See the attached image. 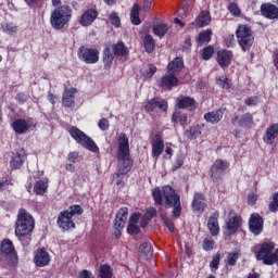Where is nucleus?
Returning <instances> with one entry per match:
<instances>
[{
	"instance_id": "1",
	"label": "nucleus",
	"mask_w": 278,
	"mask_h": 278,
	"mask_svg": "<svg viewBox=\"0 0 278 278\" xmlns=\"http://www.w3.org/2000/svg\"><path fill=\"white\" fill-rule=\"evenodd\" d=\"M152 199L154 201V205H163L165 200L166 207H173V218H179V216H181V195H179L172 186L167 185L163 187V189L156 187L152 191Z\"/></svg>"
},
{
	"instance_id": "2",
	"label": "nucleus",
	"mask_w": 278,
	"mask_h": 278,
	"mask_svg": "<svg viewBox=\"0 0 278 278\" xmlns=\"http://www.w3.org/2000/svg\"><path fill=\"white\" fill-rule=\"evenodd\" d=\"M34 229H36V219H34V215L25 208H20L14 226L15 238H17L24 247H29Z\"/></svg>"
},
{
	"instance_id": "3",
	"label": "nucleus",
	"mask_w": 278,
	"mask_h": 278,
	"mask_svg": "<svg viewBox=\"0 0 278 278\" xmlns=\"http://www.w3.org/2000/svg\"><path fill=\"white\" fill-rule=\"evenodd\" d=\"M117 152L116 159L122 164L118 166V173H116V177H121V175H127L131 168H134V159H131V150L129 149V137L127 134L121 132L117 137Z\"/></svg>"
},
{
	"instance_id": "4",
	"label": "nucleus",
	"mask_w": 278,
	"mask_h": 278,
	"mask_svg": "<svg viewBox=\"0 0 278 278\" xmlns=\"http://www.w3.org/2000/svg\"><path fill=\"white\" fill-rule=\"evenodd\" d=\"M73 18V9L68 4L56 7L50 15V25L55 31H62Z\"/></svg>"
},
{
	"instance_id": "5",
	"label": "nucleus",
	"mask_w": 278,
	"mask_h": 278,
	"mask_svg": "<svg viewBox=\"0 0 278 278\" xmlns=\"http://www.w3.org/2000/svg\"><path fill=\"white\" fill-rule=\"evenodd\" d=\"M84 214V208L79 204H73L68 210L62 211L56 219V225L63 231H68V229H75V222H73V216H81Z\"/></svg>"
},
{
	"instance_id": "6",
	"label": "nucleus",
	"mask_w": 278,
	"mask_h": 278,
	"mask_svg": "<svg viewBox=\"0 0 278 278\" xmlns=\"http://www.w3.org/2000/svg\"><path fill=\"white\" fill-rule=\"evenodd\" d=\"M68 134L77 144H80V147L87 149V151H91V153H99V147L94 140H92V138L86 135L81 129L77 128V126H72Z\"/></svg>"
},
{
	"instance_id": "7",
	"label": "nucleus",
	"mask_w": 278,
	"mask_h": 278,
	"mask_svg": "<svg viewBox=\"0 0 278 278\" xmlns=\"http://www.w3.org/2000/svg\"><path fill=\"white\" fill-rule=\"evenodd\" d=\"M237 42L241 50L247 52L251 51V47H253L255 42V37L253 36V30L249 25H239L236 30Z\"/></svg>"
},
{
	"instance_id": "8",
	"label": "nucleus",
	"mask_w": 278,
	"mask_h": 278,
	"mask_svg": "<svg viewBox=\"0 0 278 278\" xmlns=\"http://www.w3.org/2000/svg\"><path fill=\"white\" fill-rule=\"evenodd\" d=\"M0 255L5 257L10 266H16L18 264V254L16 253V248L10 239H4L0 243Z\"/></svg>"
},
{
	"instance_id": "9",
	"label": "nucleus",
	"mask_w": 278,
	"mask_h": 278,
	"mask_svg": "<svg viewBox=\"0 0 278 278\" xmlns=\"http://www.w3.org/2000/svg\"><path fill=\"white\" fill-rule=\"evenodd\" d=\"M229 162L217 159L208 170V175L213 181V184H218V181H223V177H225V172L229 168Z\"/></svg>"
},
{
	"instance_id": "10",
	"label": "nucleus",
	"mask_w": 278,
	"mask_h": 278,
	"mask_svg": "<svg viewBox=\"0 0 278 278\" xmlns=\"http://www.w3.org/2000/svg\"><path fill=\"white\" fill-rule=\"evenodd\" d=\"M232 127H240L241 129H251L255 125V119L251 113L238 114L235 113L230 117Z\"/></svg>"
},
{
	"instance_id": "11",
	"label": "nucleus",
	"mask_w": 278,
	"mask_h": 278,
	"mask_svg": "<svg viewBox=\"0 0 278 278\" xmlns=\"http://www.w3.org/2000/svg\"><path fill=\"white\" fill-rule=\"evenodd\" d=\"M242 227V216L229 213L228 220L226 222V227L223 228V233L226 238H231L238 233V229Z\"/></svg>"
},
{
	"instance_id": "12",
	"label": "nucleus",
	"mask_w": 278,
	"mask_h": 278,
	"mask_svg": "<svg viewBox=\"0 0 278 278\" xmlns=\"http://www.w3.org/2000/svg\"><path fill=\"white\" fill-rule=\"evenodd\" d=\"M77 56L85 64H97L99 62V50L81 46L77 51Z\"/></svg>"
},
{
	"instance_id": "13",
	"label": "nucleus",
	"mask_w": 278,
	"mask_h": 278,
	"mask_svg": "<svg viewBox=\"0 0 278 278\" xmlns=\"http://www.w3.org/2000/svg\"><path fill=\"white\" fill-rule=\"evenodd\" d=\"M248 227L250 233H253V236H260L264 231V217L258 213H252L248 220Z\"/></svg>"
},
{
	"instance_id": "14",
	"label": "nucleus",
	"mask_w": 278,
	"mask_h": 278,
	"mask_svg": "<svg viewBox=\"0 0 278 278\" xmlns=\"http://www.w3.org/2000/svg\"><path fill=\"white\" fill-rule=\"evenodd\" d=\"M273 251H275V242H263L258 252L256 253L257 262H263L265 266H268L267 260L273 257V254L275 253Z\"/></svg>"
},
{
	"instance_id": "15",
	"label": "nucleus",
	"mask_w": 278,
	"mask_h": 278,
	"mask_svg": "<svg viewBox=\"0 0 278 278\" xmlns=\"http://www.w3.org/2000/svg\"><path fill=\"white\" fill-rule=\"evenodd\" d=\"M143 108L144 111L148 112V114H151V112H155L157 108L162 112H168V101H166L165 99L154 97L148 100Z\"/></svg>"
},
{
	"instance_id": "16",
	"label": "nucleus",
	"mask_w": 278,
	"mask_h": 278,
	"mask_svg": "<svg viewBox=\"0 0 278 278\" xmlns=\"http://www.w3.org/2000/svg\"><path fill=\"white\" fill-rule=\"evenodd\" d=\"M33 262L37 268H45L51 264V255L46 248H39L35 251Z\"/></svg>"
},
{
	"instance_id": "17",
	"label": "nucleus",
	"mask_w": 278,
	"mask_h": 278,
	"mask_svg": "<svg viewBox=\"0 0 278 278\" xmlns=\"http://www.w3.org/2000/svg\"><path fill=\"white\" fill-rule=\"evenodd\" d=\"M261 15L268 21H278V7L270 2L261 4Z\"/></svg>"
},
{
	"instance_id": "18",
	"label": "nucleus",
	"mask_w": 278,
	"mask_h": 278,
	"mask_svg": "<svg viewBox=\"0 0 278 278\" xmlns=\"http://www.w3.org/2000/svg\"><path fill=\"white\" fill-rule=\"evenodd\" d=\"M231 60H233V51L231 50H218L216 62L220 68H229L231 66Z\"/></svg>"
},
{
	"instance_id": "19",
	"label": "nucleus",
	"mask_w": 278,
	"mask_h": 278,
	"mask_svg": "<svg viewBox=\"0 0 278 278\" xmlns=\"http://www.w3.org/2000/svg\"><path fill=\"white\" fill-rule=\"evenodd\" d=\"M29 121H31V118H28L27 121L24 118H16L15 121H13L11 127L14 134H16L17 136H23V134H27V131H29V128L31 127Z\"/></svg>"
},
{
	"instance_id": "20",
	"label": "nucleus",
	"mask_w": 278,
	"mask_h": 278,
	"mask_svg": "<svg viewBox=\"0 0 278 278\" xmlns=\"http://www.w3.org/2000/svg\"><path fill=\"white\" fill-rule=\"evenodd\" d=\"M98 16L99 12L97 9H88L79 17V25H81V27H90V25L97 21Z\"/></svg>"
},
{
	"instance_id": "21",
	"label": "nucleus",
	"mask_w": 278,
	"mask_h": 278,
	"mask_svg": "<svg viewBox=\"0 0 278 278\" xmlns=\"http://www.w3.org/2000/svg\"><path fill=\"white\" fill-rule=\"evenodd\" d=\"M159 86L165 88V90H173V88L179 86V78L175 74L168 73L161 78Z\"/></svg>"
},
{
	"instance_id": "22",
	"label": "nucleus",
	"mask_w": 278,
	"mask_h": 278,
	"mask_svg": "<svg viewBox=\"0 0 278 278\" xmlns=\"http://www.w3.org/2000/svg\"><path fill=\"white\" fill-rule=\"evenodd\" d=\"M151 144L152 157H160V155L164 153V139L162 138V134H155L151 140Z\"/></svg>"
},
{
	"instance_id": "23",
	"label": "nucleus",
	"mask_w": 278,
	"mask_h": 278,
	"mask_svg": "<svg viewBox=\"0 0 278 278\" xmlns=\"http://www.w3.org/2000/svg\"><path fill=\"white\" fill-rule=\"evenodd\" d=\"M225 112H227V108H222L216 111L207 112L204 114V121L206 123H211V125H218V123L223 121Z\"/></svg>"
},
{
	"instance_id": "24",
	"label": "nucleus",
	"mask_w": 278,
	"mask_h": 278,
	"mask_svg": "<svg viewBox=\"0 0 278 278\" xmlns=\"http://www.w3.org/2000/svg\"><path fill=\"white\" fill-rule=\"evenodd\" d=\"M191 207L193 212H198L200 214L205 212V207H207V204H205V194L201 192H195L193 195Z\"/></svg>"
},
{
	"instance_id": "25",
	"label": "nucleus",
	"mask_w": 278,
	"mask_h": 278,
	"mask_svg": "<svg viewBox=\"0 0 278 278\" xmlns=\"http://www.w3.org/2000/svg\"><path fill=\"white\" fill-rule=\"evenodd\" d=\"M128 214L129 208H127V206H124L117 211L114 220V229H125V223H127Z\"/></svg>"
},
{
	"instance_id": "26",
	"label": "nucleus",
	"mask_w": 278,
	"mask_h": 278,
	"mask_svg": "<svg viewBox=\"0 0 278 278\" xmlns=\"http://www.w3.org/2000/svg\"><path fill=\"white\" fill-rule=\"evenodd\" d=\"M176 108H178V110H188L189 108L197 110V100L192 97L180 96L177 98Z\"/></svg>"
},
{
	"instance_id": "27",
	"label": "nucleus",
	"mask_w": 278,
	"mask_h": 278,
	"mask_svg": "<svg viewBox=\"0 0 278 278\" xmlns=\"http://www.w3.org/2000/svg\"><path fill=\"white\" fill-rule=\"evenodd\" d=\"M219 216H220V213L218 211H215L212 214V216L208 218L207 229L211 236H218V233H220V226L218 225Z\"/></svg>"
},
{
	"instance_id": "28",
	"label": "nucleus",
	"mask_w": 278,
	"mask_h": 278,
	"mask_svg": "<svg viewBox=\"0 0 278 278\" xmlns=\"http://www.w3.org/2000/svg\"><path fill=\"white\" fill-rule=\"evenodd\" d=\"M25 163V150H17L10 161L11 170H18L21 166Z\"/></svg>"
},
{
	"instance_id": "29",
	"label": "nucleus",
	"mask_w": 278,
	"mask_h": 278,
	"mask_svg": "<svg viewBox=\"0 0 278 278\" xmlns=\"http://www.w3.org/2000/svg\"><path fill=\"white\" fill-rule=\"evenodd\" d=\"M75 94H77V88H70L64 90L62 98L64 108H75Z\"/></svg>"
},
{
	"instance_id": "30",
	"label": "nucleus",
	"mask_w": 278,
	"mask_h": 278,
	"mask_svg": "<svg viewBox=\"0 0 278 278\" xmlns=\"http://www.w3.org/2000/svg\"><path fill=\"white\" fill-rule=\"evenodd\" d=\"M184 58L177 56L167 64V73H172L173 75H179V73L184 71Z\"/></svg>"
},
{
	"instance_id": "31",
	"label": "nucleus",
	"mask_w": 278,
	"mask_h": 278,
	"mask_svg": "<svg viewBox=\"0 0 278 278\" xmlns=\"http://www.w3.org/2000/svg\"><path fill=\"white\" fill-rule=\"evenodd\" d=\"M277 136H278V124L275 123L269 125L268 128L266 129V132L263 136V141L265 142V144H274Z\"/></svg>"
},
{
	"instance_id": "32",
	"label": "nucleus",
	"mask_w": 278,
	"mask_h": 278,
	"mask_svg": "<svg viewBox=\"0 0 278 278\" xmlns=\"http://www.w3.org/2000/svg\"><path fill=\"white\" fill-rule=\"evenodd\" d=\"M210 23H212V14L207 10L201 11L195 17V27H207Z\"/></svg>"
},
{
	"instance_id": "33",
	"label": "nucleus",
	"mask_w": 278,
	"mask_h": 278,
	"mask_svg": "<svg viewBox=\"0 0 278 278\" xmlns=\"http://www.w3.org/2000/svg\"><path fill=\"white\" fill-rule=\"evenodd\" d=\"M112 51L114 55H117L119 58H125V55H129V49L127 46H125V42L123 40L117 41L112 46Z\"/></svg>"
},
{
	"instance_id": "34",
	"label": "nucleus",
	"mask_w": 278,
	"mask_h": 278,
	"mask_svg": "<svg viewBox=\"0 0 278 278\" xmlns=\"http://www.w3.org/2000/svg\"><path fill=\"white\" fill-rule=\"evenodd\" d=\"M103 64L105 71H110L112 68V65L114 64V54H112V50L110 46H106L103 50Z\"/></svg>"
},
{
	"instance_id": "35",
	"label": "nucleus",
	"mask_w": 278,
	"mask_h": 278,
	"mask_svg": "<svg viewBox=\"0 0 278 278\" xmlns=\"http://www.w3.org/2000/svg\"><path fill=\"white\" fill-rule=\"evenodd\" d=\"M172 122H174L175 125H181V127H186L188 123V114L179 110H175L172 115Z\"/></svg>"
},
{
	"instance_id": "36",
	"label": "nucleus",
	"mask_w": 278,
	"mask_h": 278,
	"mask_svg": "<svg viewBox=\"0 0 278 278\" xmlns=\"http://www.w3.org/2000/svg\"><path fill=\"white\" fill-rule=\"evenodd\" d=\"M140 10L142 7L140 4L135 3L130 10V23L132 25H141L142 20H140Z\"/></svg>"
},
{
	"instance_id": "37",
	"label": "nucleus",
	"mask_w": 278,
	"mask_h": 278,
	"mask_svg": "<svg viewBox=\"0 0 278 278\" xmlns=\"http://www.w3.org/2000/svg\"><path fill=\"white\" fill-rule=\"evenodd\" d=\"M143 47L146 53H153L155 51V39H153V36L148 34L143 37Z\"/></svg>"
},
{
	"instance_id": "38",
	"label": "nucleus",
	"mask_w": 278,
	"mask_h": 278,
	"mask_svg": "<svg viewBox=\"0 0 278 278\" xmlns=\"http://www.w3.org/2000/svg\"><path fill=\"white\" fill-rule=\"evenodd\" d=\"M212 40V29H206L201 33H199L197 37V42L200 46L208 45V42Z\"/></svg>"
},
{
	"instance_id": "39",
	"label": "nucleus",
	"mask_w": 278,
	"mask_h": 278,
	"mask_svg": "<svg viewBox=\"0 0 278 278\" xmlns=\"http://www.w3.org/2000/svg\"><path fill=\"white\" fill-rule=\"evenodd\" d=\"M168 24H156L152 27V31L154 34V36H157L159 38H164L165 34H168Z\"/></svg>"
},
{
	"instance_id": "40",
	"label": "nucleus",
	"mask_w": 278,
	"mask_h": 278,
	"mask_svg": "<svg viewBox=\"0 0 278 278\" xmlns=\"http://www.w3.org/2000/svg\"><path fill=\"white\" fill-rule=\"evenodd\" d=\"M49 188V185L45 180H37L34 185V192L38 197H42L45 192H47V189Z\"/></svg>"
},
{
	"instance_id": "41",
	"label": "nucleus",
	"mask_w": 278,
	"mask_h": 278,
	"mask_svg": "<svg viewBox=\"0 0 278 278\" xmlns=\"http://www.w3.org/2000/svg\"><path fill=\"white\" fill-rule=\"evenodd\" d=\"M238 260H240V252H229L224 261L226 266H236L238 264Z\"/></svg>"
},
{
	"instance_id": "42",
	"label": "nucleus",
	"mask_w": 278,
	"mask_h": 278,
	"mask_svg": "<svg viewBox=\"0 0 278 278\" xmlns=\"http://www.w3.org/2000/svg\"><path fill=\"white\" fill-rule=\"evenodd\" d=\"M186 136L189 140H197L201 136V126L194 125L186 130Z\"/></svg>"
},
{
	"instance_id": "43",
	"label": "nucleus",
	"mask_w": 278,
	"mask_h": 278,
	"mask_svg": "<svg viewBox=\"0 0 278 278\" xmlns=\"http://www.w3.org/2000/svg\"><path fill=\"white\" fill-rule=\"evenodd\" d=\"M99 277L100 278H112L114 277V270L112 266L104 264L99 267Z\"/></svg>"
},
{
	"instance_id": "44",
	"label": "nucleus",
	"mask_w": 278,
	"mask_h": 278,
	"mask_svg": "<svg viewBox=\"0 0 278 278\" xmlns=\"http://www.w3.org/2000/svg\"><path fill=\"white\" fill-rule=\"evenodd\" d=\"M139 251L144 257H151L153 255V245L150 242H144L140 244Z\"/></svg>"
},
{
	"instance_id": "45",
	"label": "nucleus",
	"mask_w": 278,
	"mask_h": 278,
	"mask_svg": "<svg viewBox=\"0 0 278 278\" xmlns=\"http://www.w3.org/2000/svg\"><path fill=\"white\" fill-rule=\"evenodd\" d=\"M184 162H186V154L184 153L177 154L174 161V164L172 166L173 173H175L176 170H179V168L184 166Z\"/></svg>"
},
{
	"instance_id": "46",
	"label": "nucleus",
	"mask_w": 278,
	"mask_h": 278,
	"mask_svg": "<svg viewBox=\"0 0 278 278\" xmlns=\"http://www.w3.org/2000/svg\"><path fill=\"white\" fill-rule=\"evenodd\" d=\"M217 85L223 90H229L231 86H233V83H231V79L227 78L226 76H220L217 79Z\"/></svg>"
},
{
	"instance_id": "47",
	"label": "nucleus",
	"mask_w": 278,
	"mask_h": 278,
	"mask_svg": "<svg viewBox=\"0 0 278 278\" xmlns=\"http://www.w3.org/2000/svg\"><path fill=\"white\" fill-rule=\"evenodd\" d=\"M220 266V252H217L211 263H210V268L212 270V273H216V270H218V267Z\"/></svg>"
},
{
	"instance_id": "48",
	"label": "nucleus",
	"mask_w": 278,
	"mask_h": 278,
	"mask_svg": "<svg viewBox=\"0 0 278 278\" xmlns=\"http://www.w3.org/2000/svg\"><path fill=\"white\" fill-rule=\"evenodd\" d=\"M214 55V46L210 45L202 49V60H212Z\"/></svg>"
},
{
	"instance_id": "49",
	"label": "nucleus",
	"mask_w": 278,
	"mask_h": 278,
	"mask_svg": "<svg viewBox=\"0 0 278 278\" xmlns=\"http://www.w3.org/2000/svg\"><path fill=\"white\" fill-rule=\"evenodd\" d=\"M228 12H230L232 16H240V14H242L240 7H238V3L236 2H230L228 4Z\"/></svg>"
},
{
	"instance_id": "50",
	"label": "nucleus",
	"mask_w": 278,
	"mask_h": 278,
	"mask_svg": "<svg viewBox=\"0 0 278 278\" xmlns=\"http://www.w3.org/2000/svg\"><path fill=\"white\" fill-rule=\"evenodd\" d=\"M126 231L129 236H138V233H140V226H138V224L128 223Z\"/></svg>"
},
{
	"instance_id": "51",
	"label": "nucleus",
	"mask_w": 278,
	"mask_h": 278,
	"mask_svg": "<svg viewBox=\"0 0 278 278\" xmlns=\"http://www.w3.org/2000/svg\"><path fill=\"white\" fill-rule=\"evenodd\" d=\"M268 210L274 214L278 211V191L273 194V201L268 204Z\"/></svg>"
},
{
	"instance_id": "52",
	"label": "nucleus",
	"mask_w": 278,
	"mask_h": 278,
	"mask_svg": "<svg viewBox=\"0 0 278 278\" xmlns=\"http://www.w3.org/2000/svg\"><path fill=\"white\" fill-rule=\"evenodd\" d=\"M143 216L146 217L147 220H153V218L157 216V210L153 206H150L146 210Z\"/></svg>"
},
{
	"instance_id": "53",
	"label": "nucleus",
	"mask_w": 278,
	"mask_h": 278,
	"mask_svg": "<svg viewBox=\"0 0 278 278\" xmlns=\"http://www.w3.org/2000/svg\"><path fill=\"white\" fill-rule=\"evenodd\" d=\"M109 21H111V24L113 25V27H121V17L118 16V13L116 12H112L109 15Z\"/></svg>"
},
{
	"instance_id": "54",
	"label": "nucleus",
	"mask_w": 278,
	"mask_h": 278,
	"mask_svg": "<svg viewBox=\"0 0 278 278\" xmlns=\"http://www.w3.org/2000/svg\"><path fill=\"white\" fill-rule=\"evenodd\" d=\"M216 244V241L213 239H204L202 242V249L203 251H212L214 250V247Z\"/></svg>"
},
{
	"instance_id": "55",
	"label": "nucleus",
	"mask_w": 278,
	"mask_h": 278,
	"mask_svg": "<svg viewBox=\"0 0 278 278\" xmlns=\"http://www.w3.org/2000/svg\"><path fill=\"white\" fill-rule=\"evenodd\" d=\"M162 220L167 227L168 231H170V233H175V224L173 223V220H170V218H168V216L166 215L162 216Z\"/></svg>"
},
{
	"instance_id": "56",
	"label": "nucleus",
	"mask_w": 278,
	"mask_h": 278,
	"mask_svg": "<svg viewBox=\"0 0 278 278\" xmlns=\"http://www.w3.org/2000/svg\"><path fill=\"white\" fill-rule=\"evenodd\" d=\"M155 73H157V67L153 64H150L149 68L146 71L144 78L152 79Z\"/></svg>"
},
{
	"instance_id": "57",
	"label": "nucleus",
	"mask_w": 278,
	"mask_h": 278,
	"mask_svg": "<svg viewBox=\"0 0 278 278\" xmlns=\"http://www.w3.org/2000/svg\"><path fill=\"white\" fill-rule=\"evenodd\" d=\"M98 127L99 129H101V131H108V129H110V121L105 117H102L98 122Z\"/></svg>"
},
{
	"instance_id": "58",
	"label": "nucleus",
	"mask_w": 278,
	"mask_h": 278,
	"mask_svg": "<svg viewBox=\"0 0 278 278\" xmlns=\"http://www.w3.org/2000/svg\"><path fill=\"white\" fill-rule=\"evenodd\" d=\"M190 49H192V39L190 38V36H188L184 40L181 50L184 52L188 53L190 51Z\"/></svg>"
},
{
	"instance_id": "59",
	"label": "nucleus",
	"mask_w": 278,
	"mask_h": 278,
	"mask_svg": "<svg viewBox=\"0 0 278 278\" xmlns=\"http://www.w3.org/2000/svg\"><path fill=\"white\" fill-rule=\"evenodd\" d=\"M260 99L255 96V97H249L244 100V104L248 105L249 108H253L255 105H257Z\"/></svg>"
},
{
	"instance_id": "60",
	"label": "nucleus",
	"mask_w": 278,
	"mask_h": 278,
	"mask_svg": "<svg viewBox=\"0 0 278 278\" xmlns=\"http://www.w3.org/2000/svg\"><path fill=\"white\" fill-rule=\"evenodd\" d=\"M140 218H142V214L140 212H135L130 215L128 223L138 225Z\"/></svg>"
},
{
	"instance_id": "61",
	"label": "nucleus",
	"mask_w": 278,
	"mask_h": 278,
	"mask_svg": "<svg viewBox=\"0 0 278 278\" xmlns=\"http://www.w3.org/2000/svg\"><path fill=\"white\" fill-rule=\"evenodd\" d=\"M2 29L5 34H16V30L18 29L16 26H14L13 24H5L4 26H2Z\"/></svg>"
},
{
	"instance_id": "62",
	"label": "nucleus",
	"mask_w": 278,
	"mask_h": 278,
	"mask_svg": "<svg viewBox=\"0 0 278 278\" xmlns=\"http://www.w3.org/2000/svg\"><path fill=\"white\" fill-rule=\"evenodd\" d=\"M15 101L20 103V105H23V103H27V94L20 92L15 96Z\"/></svg>"
},
{
	"instance_id": "63",
	"label": "nucleus",
	"mask_w": 278,
	"mask_h": 278,
	"mask_svg": "<svg viewBox=\"0 0 278 278\" xmlns=\"http://www.w3.org/2000/svg\"><path fill=\"white\" fill-rule=\"evenodd\" d=\"M225 43H226V47L228 48L236 47V37H233V35H229L228 37H226Z\"/></svg>"
},
{
	"instance_id": "64",
	"label": "nucleus",
	"mask_w": 278,
	"mask_h": 278,
	"mask_svg": "<svg viewBox=\"0 0 278 278\" xmlns=\"http://www.w3.org/2000/svg\"><path fill=\"white\" fill-rule=\"evenodd\" d=\"M79 278H94V276L92 275V271L83 269L79 274Z\"/></svg>"
}]
</instances>
